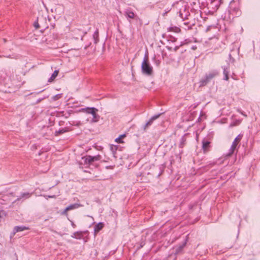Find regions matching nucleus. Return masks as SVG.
I'll return each instance as SVG.
<instances>
[{"instance_id":"72a5a7b5","label":"nucleus","mask_w":260,"mask_h":260,"mask_svg":"<svg viewBox=\"0 0 260 260\" xmlns=\"http://www.w3.org/2000/svg\"><path fill=\"white\" fill-rule=\"evenodd\" d=\"M48 198H55V196L53 195V196H48Z\"/></svg>"},{"instance_id":"473e14b6","label":"nucleus","mask_w":260,"mask_h":260,"mask_svg":"<svg viewBox=\"0 0 260 260\" xmlns=\"http://www.w3.org/2000/svg\"><path fill=\"white\" fill-rule=\"evenodd\" d=\"M71 224L73 228H75L76 226V224L72 221Z\"/></svg>"},{"instance_id":"c756f323","label":"nucleus","mask_w":260,"mask_h":260,"mask_svg":"<svg viewBox=\"0 0 260 260\" xmlns=\"http://www.w3.org/2000/svg\"><path fill=\"white\" fill-rule=\"evenodd\" d=\"M177 41V39L174 38V37H171V41L172 42H175Z\"/></svg>"},{"instance_id":"39448f33","label":"nucleus","mask_w":260,"mask_h":260,"mask_svg":"<svg viewBox=\"0 0 260 260\" xmlns=\"http://www.w3.org/2000/svg\"><path fill=\"white\" fill-rule=\"evenodd\" d=\"M86 31L80 29L75 28L73 31V38L76 40L80 39L82 40L83 37L86 34Z\"/></svg>"},{"instance_id":"4c0bfd02","label":"nucleus","mask_w":260,"mask_h":260,"mask_svg":"<svg viewBox=\"0 0 260 260\" xmlns=\"http://www.w3.org/2000/svg\"><path fill=\"white\" fill-rule=\"evenodd\" d=\"M232 77L233 78V79L236 80V79L234 78V76H232Z\"/></svg>"},{"instance_id":"a19ab883","label":"nucleus","mask_w":260,"mask_h":260,"mask_svg":"<svg viewBox=\"0 0 260 260\" xmlns=\"http://www.w3.org/2000/svg\"><path fill=\"white\" fill-rule=\"evenodd\" d=\"M4 41L5 42H6V39H4Z\"/></svg>"},{"instance_id":"a211bd4d","label":"nucleus","mask_w":260,"mask_h":260,"mask_svg":"<svg viewBox=\"0 0 260 260\" xmlns=\"http://www.w3.org/2000/svg\"><path fill=\"white\" fill-rule=\"evenodd\" d=\"M80 207V205L77 203L71 204L67 207V210H71L77 209Z\"/></svg>"},{"instance_id":"0eeeda50","label":"nucleus","mask_w":260,"mask_h":260,"mask_svg":"<svg viewBox=\"0 0 260 260\" xmlns=\"http://www.w3.org/2000/svg\"><path fill=\"white\" fill-rule=\"evenodd\" d=\"M124 15L127 19H135L137 17V15L130 8L125 10Z\"/></svg>"},{"instance_id":"f3484780","label":"nucleus","mask_w":260,"mask_h":260,"mask_svg":"<svg viewBox=\"0 0 260 260\" xmlns=\"http://www.w3.org/2000/svg\"><path fill=\"white\" fill-rule=\"evenodd\" d=\"M104 224L103 222L98 223L94 226V232L95 233L99 232L104 228Z\"/></svg>"},{"instance_id":"e433bc0d","label":"nucleus","mask_w":260,"mask_h":260,"mask_svg":"<svg viewBox=\"0 0 260 260\" xmlns=\"http://www.w3.org/2000/svg\"><path fill=\"white\" fill-rule=\"evenodd\" d=\"M232 77L233 78V79L236 80V79L234 78V76H232Z\"/></svg>"},{"instance_id":"6e6552de","label":"nucleus","mask_w":260,"mask_h":260,"mask_svg":"<svg viewBox=\"0 0 260 260\" xmlns=\"http://www.w3.org/2000/svg\"><path fill=\"white\" fill-rule=\"evenodd\" d=\"M52 12H54L58 15H61L63 13V7L61 5H57L51 9Z\"/></svg>"},{"instance_id":"2f4dec72","label":"nucleus","mask_w":260,"mask_h":260,"mask_svg":"<svg viewBox=\"0 0 260 260\" xmlns=\"http://www.w3.org/2000/svg\"><path fill=\"white\" fill-rule=\"evenodd\" d=\"M185 43H184V42H182L179 46H180V47H181V46H183V45H185Z\"/></svg>"},{"instance_id":"f8f14e48","label":"nucleus","mask_w":260,"mask_h":260,"mask_svg":"<svg viewBox=\"0 0 260 260\" xmlns=\"http://www.w3.org/2000/svg\"><path fill=\"white\" fill-rule=\"evenodd\" d=\"M29 229L28 227H26L25 226H16L14 228L13 232L11 234L12 236H14L15 234L19 232L23 231L25 230H27Z\"/></svg>"},{"instance_id":"a878e982","label":"nucleus","mask_w":260,"mask_h":260,"mask_svg":"<svg viewBox=\"0 0 260 260\" xmlns=\"http://www.w3.org/2000/svg\"><path fill=\"white\" fill-rule=\"evenodd\" d=\"M66 132V131L65 129H61L59 130L58 131H56V133L57 134L60 135V134H62Z\"/></svg>"},{"instance_id":"4be33fe9","label":"nucleus","mask_w":260,"mask_h":260,"mask_svg":"<svg viewBox=\"0 0 260 260\" xmlns=\"http://www.w3.org/2000/svg\"><path fill=\"white\" fill-rule=\"evenodd\" d=\"M58 73H59L58 71H57V70L54 71V72L53 73V74H52L51 77L49 79L48 81L49 82L52 81L56 77Z\"/></svg>"},{"instance_id":"f704fd0d","label":"nucleus","mask_w":260,"mask_h":260,"mask_svg":"<svg viewBox=\"0 0 260 260\" xmlns=\"http://www.w3.org/2000/svg\"><path fill=\"white\" fill-rule=\"evenodd\" d=\"M210 26H208V28H207V29H206V31H209V29H210Z\"/></svg>"},{"instance_id":"c9c22d12","label":"nucleus","mask_w":260,"mask_h":260,"mask_svg":"<svg viewBox=\"0 0 260 260\" xmlns=\"http://www.w3.org/2000/svg\"><path fill=\"white\" fill-rule=\"evenodd\" d=\"M196 48H197L196 46H193L192 47V49H193V50H195L196 49Z\"/></svg>"},{"instance_id":"9b49d317","label":"nucleus","mask_w":260,"mask_h":260,"mask_svg":"<svg viewBox=\"0 0 260 260\" xmlns=\"http://www.w3.org/2000/svg\"><path fill=\"white\" fill-rule=\"evenodd\" d=\"M202 149L204 153L208 152L210 147L211 142L205 139H204L202 142Z\"/></svg>"},{"instance_id":"20e7f679","label":"nucleus","mask_w":260,"mask_h":260,"mask_svg":"<svg viewBox=\"0 0 260 260\" xmlns=\"http://www.w3.org/2000/svg\"><path fill=\"white\" fill-rule=\"evenodd\" d=\"M243 137V135L240 134L234 139L232 143V144L229 149V151L228 154H226V156L229 157L231 156L236 150L238 144L241 141Z\"/></svg>"},{"instance_id":"ea45409f","label":"nucleus","mask_w":260,"mask_h":260,"mask_svg":"<svg viewBox=\"0 0 260 260\" xmlns=\"http://www.w3.org/2000/svg\"><path fill=\"white\" fill-rule=\"evenodd\" d=\"M57 96H58V95H56V96H55L56 98H57Z\"/></svg>"},{"instance_id":"bb28decb","label":"nucleus","mask_w":260,"mask_h":260,"mask_svg":"<svg viewBox=\"0 0 260 260\" xmlns=\"http://www.w3.org/2000/svg\"><path fill=\"white\" fill-rule=\"evenodd\" d=\"M69 210H67V208H65L64 210L62 211V214L67 215H68L67 212Z\"/></svg>"},{"instance_id":"f257e3e1","label":"nucleus","mask_w":260,"mask_h":260,"mask_svg":"<svg viewBox=\"0 0 260 260\" xmlns=\"http://www.w3.org/2000/svg\"><path fill=\"white\" fill-rule=\"evenodd\" d=\"M141 69L144 74L150 76L153 73V68L149 62L148 53H145L142 63Z\"/></svg>"},{"instance_id":"b1692460","label":"nucleus","mask_w":260,"mask_h":260,"mask_svg":"<svg viewBox=\"0 0 260 260\" xmlns=\"http://www.w3.org/2000/svg\"><path fill=\"white\" fill-rule=\"evenodd\" d=\"M124 137H125V135H121L120 137H119L118 138H117L115 139V141L119 143H121L123 142L121 140V138H122Z\"/></svg>"},{"instance_id":"4468645a","label":"nucleus","mask_w":260,"mask_h":260,"mask_svg":"<svg viewBox=\"0 0 260 260\" xmlns=\"http://www.w3.org/2000/svg\"><path fill=\"white\" fill-rule=\"evenodd\" d=\"M98 110L96 108H94V110L92 111L91 115H92V118L91 120L92 122H96L99 120L100 116L96 113Z\"/></svg>"},{"instance_id":"393cba45","label":"nucleus","mask_w":260,"mask_h":260,"mask_svg":"<svg viewBox=\"0 0 260 260\" xmlns=\"http://www.w3.org/2000/svg\"><path fill=\"white\" fill-rule=\"evenodd\" d=\"M34 25L36 29H38L39 28H40V25L38 22V19L36 21L34 22Z\"/></svg>"},{"instance_id":"58836bf2","label":"nucleus","mask_w":260,"mask_h":260,"mask_svg":"<svg viewBox=\"0 0 260 260\" xmlns=\"http://www.w3.org/2000/svg\"><path fill=\"white\" fill-rule=\"evenodd\" d=\"M57 96H58V95H56V96H55L56 98H57Z\"/></svg>"},{"instance_id":"423d86ee","label":"nucleus","mask_w":260,"mask_h":260,"mask_svg":"<svg viewBox=\"0 0 260 260\" xmlns=\"http://www.w3.org/2000/svg\"><path fill=\"white\" fill-rule=\"evenodd\" d=\"M187 241V240L186 239L181 244L177 245L173 248V250L175 255H177L182 253L183 249L186 244Z\"/></svg>"},{"instance_id":"1a4fd4ad","label":"nucleus","mask_w":260,"mask_h":260,"mask_svg":"<svg viewBox=\"0 0 260 260\" xmlns=\"http://www.w3.org/2000/svg\"><path fill=\"white\" fill-rule=\"evenodd\" d=\"M161 115V113H159L151 117L148 121L144 125L143 127L144 130L145 131L148 127L151 125L153 121L157 119Z\"/></svg>"},{"instance_id":"9d476101","label":"nucleus","mask_w":260,"mask_h":260,"mask_svg":"<svg viewBox=\"0 0 260 260\" xmlns=\"http://www.w3.org/2000/svg\"><path fill=\"white\" fill-rule=\"evenodd\" d=\"M32 195V193H30V192H22L21 193L20 195L18 197V198H17V199L14 202V203L15 202H16L17 201H19L21 200H26V199H27L28 198H29Z\"/></svg>"},{"instance_id":"5701e85b","label":"nucleus","mask_w":260,"mask_h":260,"mask_svg":"<svg viewBox=\"0 0 260 260\" xmlns=\"http://www.w3.org/2000/svg\"><path fill=\"white\" fill-rule=\"evenodd\" d=\"M185 141V139L184 137H182L180 143L179 144V147L182 148L184 146Z\"/></svg>"},{"instance_id":"ddd939ff","label":"nucleus","mask_w":260,"mask_h":260,"mask_svg":"<svg viewBox=\"0 0 260 260\" xmlns=\"http://www.w3.org/2000/svg\"><path fill=\"white\" fill-rule=\"evenodd\" d=\"M194 26V24L191 23L190 21L184 22L181 26L182 28L185 30H190L192 29L193 26Z\"/></svg>"},{"instance_id":"dca6fc26","label":"nucleus","mask_w":260,"mask_h":260,"mask_svg":"<svg viewBox=\"0 0 260 260\" xmlns=\"http://www.w3.org/2000/svg\"><path fill=\"white\" fill-rule=\"evenodd\" d=\"M71 237L77 239H81L83 237V234L82 232H76L74 233L72 235Z\"/></svg>"},{"instance_id":"412c9836","label":"nucleus","mask_w":260,"mask_h":260,"mask_svg":"<svg viewBox=\"0 0 260 260\" xmlns=\"http://www.w3.org/2000/svg\"><path fill=\"white\" fill-rule=\"evenodd\" d=\"M169 31H173L175 32H179L180 31V28L177 26H172L168 28Z\"/></svg>"},{"instance_id":"7c9ffc66","label":"nucleus","mask_w":260,"mask_h":260,"mask_svg":"<svg viewBox=\"0 0 260 260\" xmlns=\"http://www.w3.org/2000/svg\"><path fill=\"white\" fill-rule=\"evenodd\" d=\"M166 48H167V49L169 51H172V50H173V48H172L171 47H169V46H167Z\"/></svg>"},{"instance_id":"cd10ccee","label":"nucleus","mask_w":260,"mask_h":260,"mask_svg":"<svg viewBox=\"0 0 260 260\" xmlns=\"http://www.w3.org/2000/svg\"><path fill=\"white\" fill-rule=\"evenodd\" d=\"M179 48H180V46L179 45L176 46L173 48V51H174L175 52H176L179 49Z\"/></svg>"},{"instance_id":"f03ea898","label":"nucleus","mask_w":260,"mask_h":260,"mask_svg":"<svg viewBox=\"0 0 260 260\" xmlns=\"http://www.w3.org/2000/svg\"><path fill=\"white\" fill-rule=\"evenodd\" d=\"M219 72L216 70H214L207 74L204 78L200 80V86H204L207 84L213 78L217 76Z\"/></svg>"},{"instance_id":"c85d7f7f","label":"nucleus","mask_w":260,"mask_h":260,"mask_svg":"<svg viewBox=\"0 0 260 260\" xmlns=\"http://www.w3.org/2000/svg\"><path fill=\"white\" fill-rule=\"evenodd\" d=\"M111 150L114 152V151H116V150H117V148L115 146H112L111 147Z\"/></svg>"},{"instance_id":"aec40b11","label":"nucleus","mask_w":260,"mask_h":260,"mask_svg":"<svg viewBox=\"0 0 260 260\" xmlns=\"http://www.w3.org/2000/svg\"><path fill=\"white\" fill-rule=\"evenodd\" d=\"M95 108L94 107H86L85 108H82L81 109V111L85 112L88 114H92V111L94 110Z\"/></svg>"},{"instance_id":"2eb2a0df","label":"nucleus","mask_w":260,"mask_h":260,"mask_svg":"<svg viewBox=\"0 0 260 260\" xmlns=\"http://www.w3.org/2000/svg\"><path fill=\"white\" fill-rule=\"evenodd\" d=\"M229 64H228L227 66H223L222 67V69L223 70V74L224 75V78L223 79L228 81L229 79Z\"/></svg>"},{"instance_id":"7ed1b4c3","label":"nucleus","mask_w":260,"mask_h":260,"mask_svg":"<svg viewBox=\"0 0 260 260\" xmlns=\"http://www.w3.org/2000/svg\"><path fill=\"white\" fill-rule=\"evenodd\" d=\"M102 156L98 154L95 156H90L87 155L82 157V160L83 161L84 165H92L94 161H97L101 160Z\"/></svg>"},{"instance_id":"6ab92c4d","label":"nucleus","mask_w":260,"mask_h":260,"mask_svg":"<svg viewBox=\"0 0 260 260\" xmlns=\"http://www.w3.org/2000/svg\"><path fill=\"white\" fill-rule=\"evenodd\" d=\"M93 39L94 40V42L95 44L98 43L99 41V30L97 29L95 31L93 34Z\"/></svg>"}]
</instances>
